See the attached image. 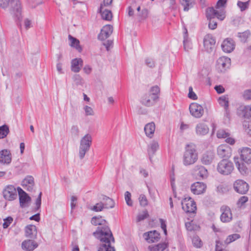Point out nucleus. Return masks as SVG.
<instances>
[{"instance_id":"obj_1","label":"nucleus","mask_w":251,"mask_h":251,"mask_svg":"<svg viewBox=\"0 0 251 251\" xmlns=\"http://www.w3.org/2000/svg\"><path fill=\"white\" fill-rule=\"evenodd\" d=\"M91 223L95 226H100L94 232V235L101 242L98 251H115L114 248L111 245V242H114V238L106 220L101 216L93 217Z\"/></svg>"},{"instance_id":"obj_2","label":"nucleus","mask_w":251,"mask_h":251,"mask_svg":"<svg viewBox=\"0 0 251 251\" xmlns=\"http://www.w3.org/2000/svg\"><path fill=\"white\" fill-rule=\"evenodd\" d=\"M0 7L3 9L9 7L10 13L21 20L22 8L19 0H0Z\"/></svg>"},{"instance_id":"obj_3","label":"nucleus","mask_w":251,"mask_h":251,"mask_svg":"<svg viewBox=\"0 0 251 251\" xmlns=\"http://www.w3.org/2000/svg\"><path fill=\"white\" fill-rule=\"evenodd\" d=\"M198 155L196 147L194 144H187L185 148L182 161L184 166L194 164L198 160Z\"/></svg>"},{"instance_id":"obj_4","label":"nucleus","mask_w":251,"mask_h":251,"mask_svg":"<svg viewBox=\"0 0 251 251\" xmlns=\"http://www.w3.org/2000/svg\"><path fill=\"white\" fill-rule=\"evenodd\" d=\"M206 15L209 20L208 27L211 29H215L217 26V22L215 20L216 17L220 21H223L225 18V12L223 10L218 11L213 7H208L206 11Z\"/></svg>"},{"instance_id":"obj_5","label":"nucleus","mask_w":251,"mask_h":251,"mask_svg":"<svg viewBox=\"0 0 251 251\" xmlns=\"http://www.w3.org/2000/svg\"><path fill=\"white\" fill-rule=\"evenodd\" d=\"M92 143V137L89 134H86L83 136L80 141L79 147V157L80 159H83L86 153L88 152Z\"/></svg>"},{"instance_id":"obj_6","label":"nucleus","mask_w":251,"mask_h":251,"mask_svg":"<svg viewBox=\"0 0 251 251\" xmlns=\"http://www.w3.org/2000/svg\"><path fill=\"white\" fill-rule=\"evenodd\" d=\"M217 170L222 175H228L234 170V165L228 159H223L218 164Z\"/></svg>"},{"instance_id":"obj_7","label":"nucleus","mask_w":251,"mask_h":251,"mask_svg":"<svg viewBox=\"0 0 251 251\" xmlns=\"http://www.w3.org/2000/svg\"><path fill=\"white\" fill-rule=\"evenodd\" d=\"M230 64V59L227 57L223 56L217 59L216 68L219 73H224L229 68Z\"/></svg>"},{"instance_id":"obj_8","label":"nucleus","mask_w":251,"mask_h":251,"mask_svg":"<svg viewBox=\"0 0 251 251\" xmlns=\"http://www.w3.org/2000/svg\"><path fill=\"white\" fill-rule=\"evenodd\" d=\"M183 210L186 213H194L197 209L196 204L190 197L184 198L181 201Z\"/></svg>"},{"instance_id":"obj_9","label":"nucleus","mask_w":251,"mask_h":251,"mask_svg":"<svg viewBox=\"0 0 251 251\" xmlns=\"http://www.w3.org/2000/svg\"><path fill=\"white\" fill-rule=\"evenodd\" d=\"M216 41L210 34H206L203 38V46L205 50L209 53L213 51L215 49Z\"/></svg>"},{"instance_id":"obj_10","label":"nucleus","mask_w":251,"mask_h":251,"mask_svg":"<svg viewBox=\"0 0 251 251\" xmlns=\"http://www.w3.org/2000/svg\"><path fill=\"white\" fill-rule=\"evenodd\" d=\"M249 187L248 184L241 179L237 180L233 184L234 190L241 194H246L249 190Z\"/></svg>"},{"instance_id":"obj_11","label":"nucleus","mask_w":251,"mask_h":251,"mask_svg":"<svg viewBox=\"0 0 251 251\" xmlns=\"http://www.w3.org/2000/svg\"><path fill=\"white\" fill-rule=\"evenodd\" d=\"M3 197L5 200L13 201L17 197V190L13 185H8L3 191Z\"/></svg>"},{"instance_id":"obj_12","label":"nucleus","mask_w":251,"mask_h":251,"mask_svg":"<svg viewBox=\"0 0 251 251\" xmlns=\"http://www.w3.org/2000/svg\"><path fill=\"white\" fill-rule=\"evenodd\" d=\"M220 210L222 212L220 219L223 223H229L232 220V214L228 206L223 205Z\"/></svg>"},{"instance_id":"obj_13","label":"nucleus","mask_w":251,"mask_h":251,"mask_svg":"<svg viewBox=\"0 0 251 251\" xmlns=\"http://www.w3.org/2000/svg\"><path fill=\"white\" fill-rule=\"evenodd\" d=\"M232 150L226 145H221L217 149L218 156L223 159H228L231 155Z\"/></svg>"},{"instance_id":"obj_14","label":"nucleus","mask_w":251,"mask_h":251,"mask_svg":"<svg viewBox=\"0 0 251 251\" xmlns=\"http://www.w3.org/2000/svg\"><path fill=\"white\" fill-rule=\"evenodd\" d=\"M189 110L191 114L196 118H201L203 114V107L197 103H192L189 106Z\"/></svg>"},{"instance_id":"obj_15","label":"nucleus","mask_w":251,"mask_h":251,"mask_svg":"<svg viewBox=\"0 0 251 251\" xmlns=\"http://www.w3.org/2000/svg\"><path fill=\"white\" fill-rule=\"evenodd\" d=\"M159 98L158 96H154L148 93L145 94L141 99V103L146 106H151L155 104Z\"/></svg>"},{"instance_id":"obj_16","label":"nucleus","mask_w":251,"mask_h":251,"mask_svg":"<svg viewBox=\"0 0 251 251\" xmlns=\"http://www.w3.org/2000/svg\"><path fill=\"white\" fill-rule=\"evenodd\" d=\"M17 191L21 207L23 208L27 207L28 203L31 201L30 197L20 187H18Z\"/></svg>"},{"instance_id":"obj_17","label":"nucleus","mask_w":251,"mask_h":251,"mask_svg":"<svg viewBox=\"0 0 251 251\" xmlns=\"http://www.w3.org/2000/svg\"><path fill=\"white\" fill-rule=\"evenodd\" d=\"M221 47L224 52L230 53L234 50L235 43L232 38H227L223 41Z\"/></svg>"},{"instance_id":"obj_18","label":"nucleus","mask_w":251,"mask_h":251,"mask_svg":"<svg viewBox=\"0 0 251 251\" xmlns=\"http://www.w3.org/2000/svg\"><path fill=\"white\" fill-rule=\"evenodd\" d=\"M206 188V185L202 182H196L191 186V192L195 195H200L203 193Z\"/></svg>"},{"instance_id":"obj_19","label":"nucleus","mask_w":251,"mask_h":251,"mask_svg":"<svg viewBox=\"0 0 251 251\" xmlns=\"http://www.w3.org/2000/svg\"><path fill=\"white\" fill-rule=\"evenodd\" d=\"M144 237L148 243H154L159 240L160 234L156 230L150 231L145 233Z\"/></svg>"},{"instance_id":"obj_20","label":"nucleus","mask_w":251,"mask_h":251,"mask_svg":"<svg viewBox=\"0 0 251 251\" xmlns=\"http://www.w3.org/2000/svg\"><path fill=\"white\" fill-rule=\"evenodd\" d=\"M113 32V27L110 25H107L101 29L100 33L98 36L99 39L104 40L108 38Z\"/></svg>"},{"instance_id":"obj_21","label":"nucleus","mask_w":251,"mask_h":251,"mask_svg":"<svg viewBox=\"0 0 251 251\" xmlns=\"http://www.w3.org/2000/svg\"><path fill=\"white\" fill-rule=\"evenodd\" d=\"M22 185L27 191H32L34 186V178L31 176H27L22 181Z\"/></svg>"},{"instance_id":"obj_22","label":"nucleus","mask_w":251,"mask_h":251,"mask_svg":"<svg viewBox=\"0 0 251 251\" xmlns=\"http://www.w3.org/2000/svg\"><path fill=\"white\" fill-rule=\"evenodd\" d=\"M193 172L195 175H197L201 178H205L208 176L207 169L202 166L197 165L193 169Z\"/></svg>"},{"instance_id":"obj_23","label":"nucleus","mask_w":251,"mask_h":251,"mask_svg":"<svg viewBox=\"0 0 251 251\" xmlns=\"http://www.w3.org/2000/svg\"><path fill=\"white\" fill-rule=\"evenodd\" d=\"M240 156L242 161L249 164L251 163V149L244 148L240 151Z\"/></svg>"},{"instance_id":"obj_24","label":"nucleus","mask_w":251,"mask_h":251,"mask_svg":"<svg viewBox=\"0 0 251 251\" xmlns=\"http://www.w3.org/2000/svg\"><path fill=\"white\" fill-rule=\"evenodd\" d=\"M209 127L203 122L199 123L196 126V133L197 135L204 136L209 132Z\"/></svg>"},{"instance_id":"obj_25","label":"nucleus","mask_w":251,"mask_h":251,"mask_svg":"<svg viewBox=\"0 0 251 251\" xmlns=\"http://www.w3.org/2000/svg\"><path fill=\"white\" fill-rule=\"evenodd\" d=\"M159 149V144L157 141H152L148 146V153L151 161L152 157L155 154L156 151Z\"/></svg>"},{"instance_id":"obj_26","label":"nucleus","mask_w":251,"mask_h":251,"mask_svg":"<svg viewBox=\"0 0 251 251\" xmlns=\"http://www.w3.org/2000/svg\"><path fill=\"white\" fill-rule=\"evenodd\" d=\"M11 161V154L9 151L3 150L0 151V163L9 164Z\"/></svg>"},{"instance_id":"obj_27","label":"nucleus","mask_w":251,"mask_h":251,"mask_svg":"<svg viewBox=\"0 0 251 251\" xmlns=\"http://www.w3.org/2000/svg\"><path fill=\"white\" fill-rule=\"evenodd\" d=\"M38 246V244L32 240H25L22 243V249L26 251H32L36 249Z\"/></svg>"},{"instance_id":"obj_28","label":"nucleus","mask_w":251,"mask_h":251,"mask_svg":"<svg viewBox=\"0 0 251 251\" xmlns=\"http://www.w3.org/2000/svg\"><path fill=\"white\" fill-rule=\"evenodd\" d=\"M98 12L100 14L101 18L103 20L110 21L112 18L111 11L103 7V4H100Z\"/></svg>"},{"instance_id":"obj_29","label":"nucleus","mask_w":251,"mask_h":251,"mask_svg":"<svg viewBox=\"0 0 251 251\" xmlns=\"http://www.w3.org/2000/svg\"><path fill=\"white\" fill-rule=\"evenodd\" d=\"M37 235L36 227L33 225H29L25 229V235L26 237L33 239Z\"/></svg>"},{"instance_id":"obj_30","label":"nucleus","mask_w":251,"mask_h":251,"mask_svg":"<svg viewBox=\"0 0 251 251\" xmlns=\"http://www.w3.org/2000/svg\"><path fill=\"white\" fill-rule=\"evenodd\" d=\"M83 65V61L81 58H75L71 62V70L73 72L78 73Z\"/></svg>"},{"instance_id":"obj_31","label":"nucleus","mask_w":251,"mask_h":251,"mask_svg":"<svg viewBox=\"0 0 251 251\" xmlns=\"http://www.w3.org/2000/svg\"><path fill=\"white\" fill-rule=\"evenodd\" d=\"M214 157V153L212 151H207L202 155L201 158V161L202 164L205 165L210 164Z\"/></svg>"},{"instance_id":"obj_32","label":"nucleus","mask_w":251,"mask_h":251,"mask_svg":"<svg viewBox=\"0 0 251 251\" xmlns=\"http://www.w3.org/2000/svg\"><path fill=\"white\" fill-rule=\"evenodd\" d=\"M155 126L154 123L151 122L147 124L144 127V131L145 132V133L146 135L151 138L153 134L154 133V132L155 131Z\"/></svg>"},{"instance_id":"obj_33","label":"nucleus","mask_w":251,"mask_h":251,"mask_svg":"<svg viewBox=\"0 0 251 251\" xmlns=\"http://www.w3.org/2000/svg\"><path fill=\"white\" fill-rule=\"evenodd\" d=\"M180 4L183 7L184 11H188L193 7L195 4V0H179Z\"/></svg>"},{"instance_id":"obj_34","label":"nucleus","mask_w":251,"mask_h":251,"mask_svg":"<svg viewBox=\"0 0 251 251\" xmlns=\"http://www.w3.org/2000/svg\"><path fill=\"white\" fill-rule=\"evenodd\" d=\"M167 247L168 244L163 242L157 245L149 246L148 249L150 251H163Z\"/></svg>"},{"instance_id":"obj_35","label":"nucleus","mask_w":251,"mask_h":251,"mask_svg":"<svg viewBox=\"0 0 251 251\" xmlns=\"http://www.w3.org/2000/svg\"><path fill=\"white\" fill-rule=\"evenodd\" d=\"M238 157H234V162L239 172L242 174H246L247 172L248 168L244 163H240Z\"/></svg>"},{"instance_id":"obj_36","label":"nucleus","mask_w":251,"mask_h":251,"mask_svg":"<svg viewBox=\"0 0 251 251\" xmlns=\"http://www.w3.org/2000/svg\"><path fill=\"white\" fill-rule=\"evenodd\" d=\"M68 38L71 42L70 46L75 48L78 51L80 52L82 50V48L79 45V40L71 35H69Z\"/></svg>"},{"instance_id":"obj_37","label":"nucleus","mask_w":251,"mask_h":251,"mask_svg":"<svg viewBox=\"0 0 251 251\" xmlns=\"http://www.w3.org/2000/svg\"><path fill=\"white\" fill-rule=\"evenodd\" d=\"M218 101L221 106L224 107L226 114H227L228 108V98L227 96H223L220 97L218 99Z\"/></svg>"},{"instance_id":"obj_38","label":"nucleus","mask_w":251,"mask_h":251,"mask_svg":"<svg viewBox=\"0 0 251 251\" xmlns=\"http://www.w3.org/2000/svg\"><path fill=\"white\" fill-rule=\"evenodd\" d=\"M103 201L105 208H112L114 207L115 202L112 199L104 196L103 198Z\"/></svg>"},{"instance_id":"obj_39","label":"nucleus","mask_w":251,"mask_h":251,"mask_svg":"<svg viewBox=\"0 0 251 251\" xmlns=\"http://www.w3.org/2000/svg\"><path fill=\"white\" fill-rule=\"evenodd\" d=\"M227 244H226V240L224 242L220 240L216 241L215 251H226V250Z\"/></svg>"},{"instance_id":"obj_40","label":"nucleus","mask_w":251,"mask_h":251,"mask_svg":"<svg viewBox=\"0 0 251 251\" xmlns=\"http://www.w3.org/2000/svg\"><path fill=\"white\" fill-rule=\"evenodd\" d=\"M248 197L245 196L241 197L236 202L238 207L242 208L245 207V203L248 201Z\"/></svg>"},{"instance_id":"obj_41","label":"nucleus","mask_w":251,"mask_h":251,"mask_svg":"<svg viewBox=\"0 0 251 251\" xmlns=\"http://www.w3.org/2000/svg\"><path fill=\"white\" fill-rule=\"evenodd\" d=\"M149 11L146 8L143 9L137 15L139 21L144 20L147 18L148 16Z\"/></svg>"},{"instance_id":"obj_42","label":"nucleus","mask_w":251,"mask_h":251,"mask_svg":"<svg viewBox=\"0 0 251 251\" xmlns=\"http://www.w3.org/2000/svg\"><path fill=\"white\" fill-rule=\"evenodd\" d=\"M250 34L249 30H246L243 32H239L238 33V37L240 38L241 42H245L250 36Z\"/></svg>"},{"instance_id":"obj_43","label":"nucleus","mask_w":251,"mask_h":251,"mask_svg":"<svg viewBox=\"0 0 251 251\" xmlns=\"http://www.w3.org/2000/svg\"><path fill=\"white\" fill-rule=\"evenodd\" d=\"M9 132V128L7 125L0 126V139L5 137Z\"/></svg>"},{"instance_id":"obj_44","label":"nucleus","mask_w":251,"mask_h":251,"mask_svg":"<svg viewBox=\"0 0 251 251\" xmlns=\"http://www.w3.org/2000/svg\"><path fill=\"white\" fill-rule=\"evenodd\" d=\"M192 240L193 245L195 247L200 248L202 246V241L198 236H194Z\"/></svg>"},{"instance_id":"obj_45","label":"nucleus","mask_w":251,"mask_h":251,"mask_svg":"<svg viewBox=\"0 0 251 251\" xmlns=\"http://www.w3.org/2000/svg\"><path fill=\"white\" fill-rule=\"evenodd\" d=\"M240 238V235L239 234L235 233L231 235H228L226 238V244H227L228 245L231 242L235 241L236 240Z\"/></svg>"},{"instance_id":"obj_46","label":"nucleus","mask_w":251,"mask_h":251,"mask_svg":"<svg viewBox=\"0 0 251 251\" xmlns=\"http://www.w3.org/2000/svg\"><path fill=\"white\" fill-rule=\"evenodd\" d=\"M242 113L245 118L251 117V105L245 106L242 109Z\"/></svg>"},{"instance_id":"obj_47","label":"nucleus","mask_w":251,"mask_h":251,"mask_svg":"<svg viewBox=\"0 0 251 251\" xmlns=\"http://www.w3.org/2000/svg\"><path fill=\"white\" fill-rule=\"evenodd\" d=\"M138 200L141 206L145 207L148 205V201L146 196L144 194L140 195Z\"/></svg>"},{"instance_id":"obj_48","label":"nucleus","mask_w":251,"mask_h":251,"mask_svg":"<svg viewBox=\"0 0 251 251\" xmlns=\"http://www.w3.org/2000/svg\"><path fill=\"white\" fill-rule=\"evenodd\" d=\"M149 216V214L147 210H145L143 211L141 213H139L137 217V222H139L145 220Z\"/></svg>"},{"instance_id":"obj_49","label":"nucleus","mask_w":251,"mask_h":251,"mask_svg":"<svg viewBox=\"0 0 251 251\" xmlns=\"http://www.w3.org/2000/svg\"><path fill=\"white\" fill-rule=\"evenodd\" d=\"M230 136V134L224 129H219L217 133L218 138H226Z\"/></svg>"},{"instance_id":"obj_50","label":"nucleus","mask_w":251,"mask_h":251,"mask_svg":"<svg viewBox=\"0 0 251 251\" xmlns=\"http://www.w3.org/2000/svg\"><path fill=\"white\" fill-rule=\"evenodd\" d=\"M237 4L240 10L241 11H243L248 8L249 6V1H247L246 2L238 1Z\"/></svg>"},{"instance_id":"obj_51","label":"nucleus","mask_w":251,"mask_h":251,"mask_svg":"<svg viewBox=\"0 0 251 251\" xmlns=\"http://www.w3.org/2000/svg\"><path fill=\"white\" fill-rule=\"evenodd\" d=\"M83 109L85 111V116H93L95 114L93 108L88 105L84 106Z\"/></svg>"},{"instance_id":"obj_52","label":"nucleus","mask_w":251,"mask_h":251,"mask_svg":"<svg viewBox=\"0 0 251 251\" xmlns=\"http://www.w3.org/2000/svg\"><path fill=\"white\" fill-rule=\"evenodd\" d=\"M79 130L77 126H73L71 129V133L72 136L77 137L79 135Z\"/></svg>"},{"instance_id":"obj_53","label":"nucleus","mask_w":251,"mask_h":251,"mask_svg":"<svg viewBox=\"0 0 251 251\" xmlns=\"http://www.w3.org/2000/svg\"><path fill=\"white\" fill-rule=\"evenodd\" d=\"M103 208H105L103 203L102 202H99L93 206L91 209L96 212H99L101 211Z\"/></svg>"},{"instance_id":"obj_54","label":"nucleus","mask_w":251,"mask_h":251,"mask_svg":"<svg viewBox=\"0 0 251 251\" xmlns=\"http://www.w3.org/2000/svg\"><path fill=\"white\" fill-rule=\"evenodd\" d=\"M160 93V88L158 86H154L151 88L150 94L151 95H154V96H158V94Z\"/></svg>"},{"instance_id":"obj_55","label":"nucleus","mask_w":251,"mask_h":251,"mask_svg":"<svg viewBox=\"0 0 251 251\" xmlns=\"http://www.w3.org/2000/svg\"><path fill=\"white\" fill-rule=\"evenodd\" d=\"M226 2H227V0H219L217 1L216 5L215 6V8L216 9V10H217L218 11L223 10L224 11V10L223 9H220L221 8H222L223 7H224L225 5H226Z\"/></svg>"},{"instance_id":"obj_56","label":"nucleus","mask_w":251,"mask_h":251,"mask_svg":"<svg viewBox=\"0 0 251 251\" xmlns=\"http://www.w3.org/2000/svg\"><path fill=\"white\" fill-rule=\"evenodd\" d=\"M125 198L126 201V204L128 206L132 205V201L131 200V194L128 191H126L125 194Z\"/></svg>"},{"instance_id":"obj_57","label":"nucleus","mask_w":251,"mask_h":251,"mask_svg":"<svg viewBox=\"0 0 251 251\" xmlns=\"http://www.w3.org/2000/svg\"><path fill=\"white\" fill-rule=\"evenodd\" d=\"M13 221V218L11 217H8L4 220L3 224V227L4 228H7L11 222Z\"/></svg>"},{"instance_id":"obj_58","label":"nucleus","mask_w":251,"mask_h":251,"mask_svg":"<svg viewBox=\"0 0 251 251\" xmlns=\"http://www.w3.org/2000/svg\"><path fill=\"white\" fill-rule=\"evenodd\" d=\"M188 97L193 100L197 99V96L196 94L193 91L192 87L190 86L189 87V94Z\"/></svg>"},{"instance_id":"obj_59","label":"nucleus","mask_w":251,"mask_h":251,"mask_svg":"<svg viewBox=\"0 0 251 251\" xmlns=\"http://www.w3.org/2000/svg\"><path fill=\"white\" fill-rule=\"evenodd\" d=\"M243 97L245 100H251V90L248 89L244 91L243 94Z\"/></svg>"},{"instance_id":"obj_60","label":"nucleus","mask_w":251,"mask_h":251,"mask_svg":"<svg viewBox=\"0 0 251 251\" xmlns=\"http://www.w3.org/2000/svg\"><path fill=\"white\" fill-rule=\"evenodd\" d=\"M41 197H42V192H40L38 195V198L36 199V201H35V204H36V208L37 210H38L41 206Z\"/></svg>"},{"instance_id":"obj_61","label":"nucleus","mask_w":251,"mask_h":251,"mask_svg":"<svg viewBox=\"0 0 251 251\" xmlns=\"http://www.w3.org/2000/svg\"><path fill=\"white\" fill-rule=\"evenodd\" d=\"M228 189L226 186L221 184L217 187V191L221 193H225L227 191Z\"/></svg>"},{"instance_id":"obj_62","label":"nucleus","mask_w":251,"mask_h":251,"mask_svg":"<svg viewBox=\"0 0 251 251\" xmlns=\"http://www.w3.org/2000/svg\"><path fill=\"white\" fill-rule=\"evenodd\" d=\"M183 43L185 46H186V44H189L188 31L187 29L185 27L184 29Z\"/></svg>"},{"instance_id":"obj_63","label":"nucleus","mask_w":251,"mask_h":251,"mask_svg":"<svg viewBox=\"0 0 251 251\" xmlns=\"http://www.w3.org/2000/svg\"><path fill=\"white\" fill-rule=\"evenodd\" d=\"M146 64L151 68L154 66V61L151 58H147L146 59Z\"/></svg>"},{"instance_id":"obj_64","label":"nucleus","mask_w":251,"mask_h":251,"mask_svg":"<svg viewBox=\"0 0 251 251\" xmlns=\"http://www.w3.org/2000/svg\"><path fill=\"white\" fill-rule=\"evenodd\" d=\"M243 126L246 129L248 130V131H250V129L251 128V122L249 121H245L243 123Z\"/></svg>"}]
</instances>
